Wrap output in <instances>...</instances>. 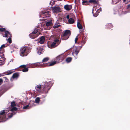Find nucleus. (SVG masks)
Returning <instances> with one entry per match:
<instances>
[{"mask_svg": "<svg viewBox=\"0 0 130 130\" xmlns=\"http://www.w3.org/2000/svg\"><path fill=\"white\" fill-rule=\"evenodd\" d=\"M49 58L48 57L44 58L42 60V62L44 63L47 62L49 60Z\"/></svg>", "mask_w": 130, "mask_h": 130, "instance_id": "412c9836", "label": "nucleus"}, {"mask_svg": "<svg viewBox=\"0 0 130 130\" xmlns=\"http://www.w3.org/2000/svg\"><path fill=\"white\" fill-rule=\"evenodd\" d=\"M101 11V9L100 8L99 9L97 10L96 12L94 14V16L95 17H97L99 14V13Z\"/></svg>", "mask_w": 130, "mask_h": 130, "instance_id": "a211bd4d", "label": "nucleus"}, {"mask_svg": "<svg viewBox=\"0 0 130 130\" xmlns=\"http://www.w3.org/2000/svg\"><path fill=\"white\" fill-rule=\"evenodd\" d=\"M42 50V49L40 48V49H39L38 50V54H41V52Z\"/></svg>", "mask_w": 130, "mask_h": 130, "instance_id": "c9c22d12", "label": "nucleus"}, {"mask_svg": "<svg viewBox=\"0 0 130 130\" xmlns=\"http://www.w3.org/2000/svg\"><path fill=\"white\" fill-rule=\"evenodd\" d=\"M66 18L67 19H68V20L69 19H70L69 15H67L66 16Z\"/></svg>", "mask_w": 130, "mask_h": 130, "instance_id": "37998d69", "label": "nucleus"}, {"mask_svg": "<svg viewBox=\"0 0 130 130\" xmlns=\"http://www.w3.org/2000/svg\"><path fill=\"white\" fill-rule=\"evenodd\" d=\"M5 113V110H3L1 111L0 113V120H3L4 118H6V116H4L3 117V115Z\"/></svg>", "mask_w": 130, "mask_h": 130, "instance_id": "ddd939ff", "label": "nucleus"}, {"mask_svg": "<svg viewBox=\"0 0 130 130\" xmlns=\"http://www.w3.org/2000/svg\"><path fill=\"white\" fill-rule=\"evenodd\" d=\"M83 38H82V40L81 42V45L83 46L84 45L86 42V40L87 39V35L85 34L83 32L82 33Z\"/></svg>", "mask_w": 130, "mask_h": 130, "instance_id": "6e6552de", "label": "nucleus"}, {"mask_svg": "<svg viewBox=\"0 0 130 130\" xmlns=\"http://www.w3.org/2000/svg\"><path fill=\"white\" fill-rule=\"evenodd\" d=\"M94 11H95V10H93V11H92V13L93 14H94Z\"/></svg>", "mask_w": 130, "mask_h": 130, "instance_id": "c03bdc74", "label": "nucleus"}, {"mask_svg": "<svg viewBox=\"0 0 130 130\" xmlns=\"http://www.w3.org/2000/svg\"><path fill=\"white\" fill-rule=\"evenodd\" d=\"M27 66L25 65H21L20 66V67L23 68L22 71L23 72H26L28 71V69L27 67H26Z\"/></svg>", "mask_w": 130, "mask_h": 130, "instance_id": "9d476101", "label": "nucleus"}, {"mask_svg": "<svg viewBox=\"0 0 130 130\" xmlns=\"http://www.w3.org/2000/svg\"><path fill=\"white\" fill-rule=\"evenodd\" d=\"M78 38L77 36L75 38V43H76L78 40Z\"/></svg>", "mask_w": 130, "mask_h": 130, "instance_id": "58836bf2", "label": "nucleus"}, {"mask_svg": "<svg viewBox=\"0 0 130 130\" xmlns=\"http://www.w3.org/2000/svg\"><path fill=\"white\" fill-rule=\"evenodd\" d=\"M30 64H29V65H28V66H30Z\"/></svg>", "mask_w": 130, "mask_h": 130, "instance_id": "de8ad7c7", "label": "nucleus"}, {"mask_svg": "<svg viewBox=\"0 0 130 130\" xmlns=\"http://www.w3.org/2000/svg\"><path fill=\"white\" fill-rule=\"evenodd\" d=\"M52 25V23L51 20H50L46 21V26L47 27L50 26Z\"/></svg>", "mask_w": 130, "mask_h": 130, "instance_id": "f3484780", "label": "nucleus"}, {"mask_svg": "<svg viewBox=\"0 0 130 130\" xmlns=\"http://www.w3.org/2000/svg\"><path fill=\"white\" fill-rule=\"evenodd\" d=\"M49 85V82H45L44 84L42 85V89L41 92L44 93H47L51 88Z\"/></svg>", "mask_w": 130, "mask_h": 130, "instance_id": "7ed1b4c3", "label": "nucleus"}, {"mask_svg": "<svg viewBox=\"0 0 130 130\" xmlns=\"http://www.w3.org/2000/svg\"><path fill=\"white\" fill-rule=\"evenodd\" d=\"M11 37H9L7 39V40L10 44L12 42L11 38Z\"/></svg>", "mask_w": 130, "mask_h": 130, "instance_id": "473e14b6", "label": "nucleus"}, {"mask_svg": "<svg viewBox=\"0 0 130 130\" xmlns=\"http://www.w3.org/2000/svg\"><path fill=\"white\" fill-rule=\"evenodd\" d=\"M50 12L46 10H43L41 12V14L42 16L44 18L46 17H49L50 16Z\"/></svg>", "mask_w": 130, "mask_h": 130, "instance_id": "0eeeda50", "label": "nucleus"}, {"mask_svg": "<svg viewBox=\"0 0 130 130\" xmlns=\"http://www.w3.org/2000/svg\"><path fill=\"white\" fill-rule=\"evenodd\" d=\"M72 59V58L69 57L67 58L66 59V61L67 63H69L71 61Z\"/></svg>", "mask_w": 130, "mask_h": 130, "instance_id": "b1692460", "label": "nucleus"}, {"mask_svg": "<svg viewBox=\"0 0 130 130\" xmlns=\"http://www.w3.org/2000/svg\"><path fill=\"white\" fill-rule=\"evenodd\" d=\"M51 8L53 11L54 13H58L61 12L60 8L59 7L54 6V7H52Z\"/></svg>", "mask_w": 130, "mask_h": 130, "instance_id": "1a4fd4ad", "label": "nucleus"}, {"mask_svg": "<svg viewBox=\"0 0 130 130\" xmlns=\"http://www.w3.org/2000/svg\"><path fill=\"white\" fill-rule=\"evenodd\" d=\"M4 32H5V34L4 35H3V37H7L8 36L9 37H12L11 34L8 31L6 30Z\"/></svg>", "mask_w": 130, "mask_h": 130, "instance_id": "f8f14e48", "label": "nucleus"}, {"mask_svg": "<svg viewBox=\"0 0 130 130\" xmlns=\"http://www.w3.org/2000/svg\"><path fill=\"white\" fill-rule=\"evenodd\" d=\"M4 52V48H0V54H3Z\"/></svg>", "mask_w": 130, "mask_h": 130, "instance_id": "7c9ffc66", "label": "nucleus"}, {"mask_svg": "<svg viewBox=\"0 0 130 130\" xmlns=\"http://www.w3.org/2000/svg\"><path fill=\"white\" fill-rule=\"evenodd\" d=\"M38 30L37 29H34V31L31 33L30 34L29 36L32 39H34L37 37L38 36V35L37 34L38 32Z\"/></svg>", "mask_w": 130, "mask_h": 130, "instance_id": "423d86ee", "label": "nucleus"}, {"mask_svg": "<svg viewBox=\"0 0 130 130\" xmlns=\"http://www.w3.org/2000/svg\"><path fill=\"white\" fill-rule=\"evenodd\" d=\"M89 1H84L82 2V4L83 5H87L89 4Z\"/></svg>", "mask_w": 130, "mask_h": 130, "instance_id": "393cba45", "label": "nucleus"}, {"mask_svg": "<svg viewBox=\"0 0 130 130\" xmlns=\"http://www.w3.org/2000/svg\"><path fill=\"white\" fill-rule=\"evenodd\" d=\"M30 108L29 105H27L25 106H24L23 107V109H27Z\"/></svg>", "mask_w": 130, "mask_h": 130, "instance_id": "2f4dec72", "label": "nucleus"}, {"mask_svg": "<svg viewBox=\"0 0 130 130\" xmlns=\"http://www.w3.org/2000/svg\"><path fill=\"white\" fill-rule=\"evenodd\" d=\"M71 32L69 30H67L63 32V34L61 35V38L62 40H64L67 39L70 35Z\"/></svg>", "mask_w": 130, "mask_h": 130, "instance_id": "20e7f679", "label": "nucleus"}, {"mask_svg": "<svg viewBox=\"0 0 130 130\" xmlns=\"http://www.w3.org/2000/svg\"><path fill=\"white\" fill-rule=\"evenodd\" d=\"M79 51L78 49L76 48V49L74 50V52L75 54L76 55H77L79 53Z\"/></svg>", "mask_w": 130, "mask_h": 130, "instance_id": "c756f323", "label": "nucleus"}, {"mask_svg": "<svg viewBox=\"0 0 130 130\" xmlns=\"http://www.w3.org/2000/svg\"><path fill=\"white\" fill-rule=\"evenodd\" d=\"M126 0H123V2H124V3L125 2H126Z\"/></svg>", "mask_w": 130, "mask_h": 130, "instance_id": "a18cd8bd", "label": "nucleus"}, {"mask_svg": "<svg viewBox=\"0 0 130 130\" xmlns=\"http://www.w3.org/2000/svg\"><path fill=\"white\" fill-rule=\"evenodd\" d=\"M59 27V26L57 25H55L53 27L54 28H56Z\"/></svg>", "mask_w": 130, "mask_h": 130, "instance_id": "4c0bfd02", "label": "nucleus"}, {"mask_svg": "<svg viewBox=\"0 0 130 130\" xmlns=\"http://www.w3.org/2000/svg\"><path fill=\"white\" fill-rule=\"evenodd\" d=\"M30 50L29 47L26 46L22 47L20 50V54L22 57L27 56L30 52Z\"/></svg>", "mask_w": 130, "mask_h": 130, "instance_id": "f257e3e1", "label": "nucleus"}, {"mask_svg": "<svg viewBox=\"0 0 130 130\" xmlns=\"http://www.w3.org/2000/svg\"><path fill=\"white\" fill-rule=\"evenodd\" d=\"M65 58V56L63 55H61L58 56L56 58V61H54L52 62H48L46 64L47 66H53L57 62H62Z\"/></svg>", "mask_w": 130, "mask_h": 130, "instance_id": "f03ea898", "label": "nucleus"}, {"mask_svg": "<svg viewBox=\"0 0 130 130\" xmlns=\"http://www.w3.org/2000/svg\"><path fill=\"white\" fill-rule=\"evenodd\" d=\"M3 78L5 80V81L6 82H8V79L7 77H3Z\"/></svg>", "mask_w": 130, "mask_h": 130, "instance_id": "e433bc0d", "label": "nucleus"}, {"mask_svg": "<svg viewBox=\"0 0 130 130\" xmlns=\"http://www.w3.org/2000/svg\"><path fill=\"white\" fill-rule=\"evenodd\" d=\"M5 47H6V46H5V45L3 44L0 47V48H3Z\"/></svg>", "mask_w": 130, "mask_h": 130, "instance_id": "ea45409f", "label": "nucleus"}, {"mask_svg": "<svg viewBox=\"0 0 130 130\" xmlns=\"http://www.w3.org/2000/svg\"><path fill=\"white\" fill-rule=\"evenodd\" d=\"M45 40V38L44 36H42L40 38L39 43L41 44H43Z\"/></svg>", "mask_w": 130, "mask_h": 130, "instance_id": "dca6fc26", "label": "nucleus"}, {"mask_svg": "<svg viewBox=\"0 0 130 130\" xmlns=\"http://www.w3.org/2000/svg\"><path fill=\"white\" fill-rule=\"evenodd\" d=\"M5 115L6 113L5 112L4 114L3 115V117L4 116H6V118H4V119H3V120H4L5 119H8L11 118L13 116V114L12 113H11L10 114L7 115V117Z\"/></svg>", "mask_w": 130, "mask_h": 130, "instance_id": "2eb2a0df", "label": "nucleus"}, {"mask_svg": "<svg viewBox=\"0 0 130 130\" xmlns=\"http://www.w3.org/2000/svg\"><path fill=\"white\" fill-rule=\"evenodd\" d=\"M17 110V108L15 107H13L11 109V111H16Z\"/></svg>", "mask_w": 130, "mask_h": 130, "instance_id": "72a5a7b5", "label": "nucleus"}, {"mask_svg": "<svg viewBox=\"0 0 130 130\" xmlns=\"http://www.w3.org/2000/svg\"><path fill=\"white\" fill-rule=\"evenodd\" d=\"M77 26L79 29H81L82 28V26L79 22H78L77 23Z\"/></svg>", "mask_w": 130, "mask_h": 130, "instance_id": "bb28decb", "label": "nucleus"}, {"mask_svg": "<svg viewBox=\"0 0 130 130\" xmlns=\"http://www.w3.org/2000/svg\"><path fill=\"white\" fill-rule=\"evenodd\" d=\"M40 101V98L39 97H36L35 100V103H39Z\"/></svg>", "mask_w": 130, "mask_h": 130, "instance_id": "cd10ccee", "label": "nucleus"}, {"mask_svg": "<svg viewBox=\"0 0 130 130\" xmlns=\"http://www.w3.org/2000/svg\"><path fill=\"white\" fill-rule=\"evenodd\" d=\"M3 75H2L1 74H0V77H1V76H3Z\"/></svg>", "mask_w": 130, "mask_h": 130, "instance_id": "49530a36", "label": "nucleus"}, {"mask_svg": "<svg viewBox=\"0 0 130 130\" xmlns=\"http://www.w3.org/2000/svg\"><path fill=\"white\" fill-rule=\"evenodd\" d=\"M61 0H59V1H61Z\"/></svg>", "mask_w": 130, "mask_h": 130, "instance_id": "09e8293b", "label": "nucleus"}, {"mask_svg": "<svg viewBox=\"0 0 130 130\" xmlns=\"http://www.w3.org/2000/svg\"><path fill=\"white\" fill-rule=\"evenodd\" d=\"M89 3H93L95 4H97L98 3V1H97L96 0H90L89 1Z\"/></svg>", "mask_w": 130, "mask_h": 130, "instance_id": "5701e85b", "label": "nucleus"}, {"mask_svg": "<svg viewBox=\"0 0 130 130\" xmlns=\"http://www.w3.org/2000/svg\"><path fill=\"white\" fill-rule=\"evenodd\" d=\"M19 76V74L18 73H15L13 74L12 75V77L13 78H15L18 77Z\"/></svg>", "mask_w": 130, "mask_h": 130, "instance_id": "4be33fe9", "label": "nucleus"}, {"mask_svg": "<svg viewBox=\"0 0 130 130\" xmlns=\"http://www.w3.org/2000/svg\"><path fill=\"white\" fill-rule=\"evenodd\" d=\"M42 88V85H41L39 84L37 85L35 87V89L36 91L40 93L42 91L41 90V88Z\"/></svg>", "mask_w": 130, "mask_h": 130, "instance_id": "9b49d317", "label": "nucleus"}, {"mask_svg": "<svg viewBox=\"0 0 130 130\" xmlns=\"http://www.w3.org/2000/svg\"><path fill=\"white\" fill-rule=\"evenodd\" d=\"M0 57L2 58H4V54H0Z\"/></svg>", "mask_w": 130, "mask_h": 130, "instance_id": "79ce46f5", "label": "nucleus"}, {"mask_svg": "<svg viewBox=\"0 0 130 130\" xmlns=\"http://www.w3.org/2000/svg\"><path fill=\"white\" fill-rule=\"evenodd\" d=\"M3 80L2 79H0V85H1L3 83Z\"/></svg>", "mask_w": 130, "mask_h": 130, "instance_id": "a19ab883", "label": "nucleus"}, {"mask_svg": "<svg viewBox=\"0 0 130 130\" xmlns=\"http://www.w3.org/2000/svg\"><path fill=\"white\" fill-rule=\"evenodd\" d=\"M68 22L69 24H72L74 23L75 21L73 19L70 18L68 20Z\"/></svg>", "mask_w": 130, "mask_h": 130, "instance_id": "aec40b11", "label": "nucleus"}, {"mask_svg": "<svg viewBox=\"0 0 130 130\" xmlns=\"http://www.w3.org/2000/svg\"><path fill=\"white\" fill-rule=\"evenodd\" d=\"M13 70H10L7 71L6 72V73L7 74L6 75H9L11 74L14 72V71H13Z\"/></svg>", "mask_w": 130, "mask_h": 130, "instance_id": "a878e982", "label": "nucleus"}, {"mask_svg": "<svg viewBox=\"0 0 130 130\" xmlns=\"http://www.w3.org/2000/svg\"><path fill=\"white\" fill-rule=\"evenodd\" d=\"M6 29L4 28H0V31L1 32H4L5 31Z\"/></svg>", "mask_w": 130, "mask_h": 130, "instance_id": "f704fd0d", "label": "nucleus"}, {"mask_svg": "<svg viewBox=\"0 0 130 130\" xmlns=\"http://www.w3.org/2000/svg\"><path fill=\"white\" fill-rule=\"evenodd\" d=\"M16 106L15 102V101H13L11 103V107H13Z\"/></svg>", "mask_w": 130, "mask_h": 130, "instance_id": "c85d7f7f", "label": "nucleus"}, {"mask_svg": "<svg viewBox=\"0 0 130 130\" xmlns=\"http://www.w3.org/2000/svg\"><path fill=\"white\" fill-rule=\"evenodd\" d=\"M59 40L56 39L54 40V42H52L51 43H49L48 45V47L51 48H54L57 46L59 45L60 43H59Z\"/></svg>", "mask_w": 130, "mask_h": 130, "instance_id": "39448f33", "label": "nucleus"}, {"mask_svg": "<svg viewBox=\"0 0 130 130\" xmlns=\"http://www.w3.org/2000/svg\"><path fill=\"white\" fill-rule=\"evenodd\" d=\"M72 8V6L71 5H66L64 6L65 9L68 11L70 10Z\"/></svg>", "mask_w": 130, "mask_h": 130, "instance_id": "4468645a", "label": "nucleus"}, {"mask_svg": "<svg viewBox=\"0 0 130 130\" xmlns=\"http://www.w3.org/2000/svg\"><path fill=\"white\" fill-rule=\"evenodd\" d=\"M113 27V26L111 23H108L106 25V27L107 29H110Z\"/></svg>", "mask_w": 130, "mask_h": 130, "instance_id": "6ab92c4d", "label": "nucleus"}]
</instances>
